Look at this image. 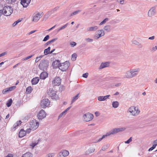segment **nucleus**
<instances>
[{"label": "nucleus", "instance_id": "f257e3e1", "mask_svg": "<svg viewBox=\"0 0 157 157\" xmlns=\"http://www.w3.org/2000/svg\"><path fill=\"white\" fill-rule=\"evenodd\" d=\"M126 129V128L124 127L114 128L109 132L107 133L105 135H103L101 137L102 139H103L105 138V137L109 136L111 135L120 132L124 131Z\"/></svg>", "mask_w": 157, "mask_h": 157}, {"label": "nucleus", "instance_id": "f03ea898", "mask_svg": "<svg viewBox=\"0 0 157 157\" xmlns=\"http://www.w3.org/2000/svg\"><path fill=\"white\" fill-rule=\"evenodd\" d=\"M49 65L48 61L46 59H44L40 61L38 67L40 69L44 71L47 69Z\"/></svg>", "mask_w": 157, "mask_h": 157}, {"label": "nucleus", "instance_id": "7ed1b4c3", "mask_svg": "<svg viewBox=\"0 0 157 157\" xmlns=\"http://www.w3.org/2000/svg\"><path fill=\"white\" fill-rule=\"evenodd\" d=\"M128 111L132 113V115L136 116L139 114L140 111L137 108L134 106H132L129 108Z\"/></svg>", "mask_w": 157, "mask_h": 157}, {"label": "nucleus", "instance_id": "20e7f679", "mask_svg": "<svg viewBox=\"0 0 157 157\" xmlns=\"http://www.w3.org/2000/svg\"><path fill=\"white\" fill-rule=\"evenodd\" d=\"M4 15L7 16L10 15L13 13V10L10 6H6L3 8Z\"/></svg>", "mask_w": 157, "mask_h": 157}, {"label": "nucleus", "instance_id": "39448f33", "mask_svg": "<svg viewBox=\"0 0 157 157\" xmlns=\"http://www.w3.org/2000/svg\"><path fill=\"white\" fill-rule=\"evenodd\" d=\"M70 65L69 61H67L63 63H60L59 69L63 71H66Z\"/></svg>", "mask_w": 157, "mask_h": 157}, {"label": "nucleus", "instance_id": "423d86ee", "mask_svg": "<svg viewBox=\"0 0 157 157\" xmlns=\"http://www.w3.org/2000/svg\"><path fill=\"white\" fill-rule=\"evenodd\" d=\"M83 117L86 122H88L91 121L93 119L94 116L91 113H87L83 116Z\"/></svg>", "mask_w": 157, "mask_h": 157}, {"label": "nucleus", "instance_id": "0eeeda50", "mask_svg": "<svg viewBox=\"0 0 157 157\" xmlns=\"http://www.w3.org/2000/svg\"><path fill=\"white\" fill-rule=\"evenodd\" d=\"M49 100L48 99H43L41 101L40 106L42 108H45L49 105Z\"/></svg>", "mask_w": 157, "mask_h": 157}, {"label": "nucleus", "instance_id": "6e6552de", "mask_svg": "<svg viewBox=\"0 0 157 157\" xmlns=\"http://www.w3.org/2000/svg\"><path fill=\"white\" fill-rule=\"evenodd\" d=\"M98 34H96L94 36V38L95 39H98L99 38L103 36L105 34V32L103 30H99L97 31Z\"/></svg>", "mask_w": 157, "mask_h": 157}, {"label": "nucleus", "instance_id": "1a4fd4ad", "mask_svg": "<svg viewBox=\"0 0 157 157\" xmlns=\"http://www.w3.org/2000/svg\"><path fill=\"white\" fill-rule=\"evenodd\" d=\"M61 82V79L59 77H56L52 81V83L53 86L59 85Z\"/></svg>", "mask_w": 157, "mask_h": 157}, {"label": "nucleus", "instance_id": "9d476101", "mask_svg": "<svg viewBox=\"0 0 157 157\" xmlns=\"http://www.w3.org/2000/svg\"><path fill=\"white\" fill-rule=\"evenodd\" d=\"M68 151L65 150H62L58 155V157H65L69 155Z\"/></svg>", "mask_w": 157, "mask_h": 157}, {"label": "nucleus", "instance_id": "9b49d317", "mask_svg": "<svg viewBox=\"0 0 157 157\" xmlns=\"http://www.w3.org/2000/svg\"><path fill=\"white\" fill-rule=\"evenodd\" d=\"M139 71L140 69L138 68L130 70L132 78L133 77L136 76L138 75Z\"/></svg>", "mask_w": 157, "mask_h": 157}, {"label": "nucleus", "instance_id": "f8f14e48", "mask_svg": "<svg viewBox=\"0 0 157 157\" xmlns=\"http://www.w3.org/2000/svg\"><path fill=\"white\" fill-rule=\"evenodd\" d=\"M46 115L44 111L42 109L39 112L37 117L39 119L42 120L46 117Z\"/></svg>", "mask_w": 157, "mask_h": 157}, {"label": "nucleus", "instance_id": "ddd939ff", "mask_svg": "<svg viewBox=\"0 0 157 157\" xmlns=\"http://www.w3.org/2000/svg\"><path fill=\"white\" fill-rule=\"evenodd\" d=\"M156 10L154 7L151 8L148 11V15L149 17H151L155 14Z\"/></svg>", "mask_w": 157, "mask_h": 157}, {"label": "nucleus", "instance_id": "4468645a", "mask_svg": "<svg viewBox=\"0 0 157 157\" xmlns=\"http://www.w3.org/2000/svg\"><path fill=\"white\" fill-rule=\"evenodd\" d=\"M35 121L36 122L35 123L33 121L30 122V125L32 129L33 130H35L39 126V123L35 120Z\"/></svg>", "mask_w": 157, "mask_h": 157}, {"label": "nucleus", "instance_id": "2eb2a0df", "mask_svg": "<svg viewBox=\"0 0 157 157\" xmlns=\"http://www.w3.org/2000/svg\"><path fill=\"white\" fill-rule=\"evenodd\" d=\"M31 0H21V3L24 7H26L30 2Z\"/></svg>", "mask_w": 157, "mask_h": 157}, {"label": "nucleus", "instance_id": "dca6fc26", "mask_svg": "<svg viewBox=\"0 0 157 157\" xmlns=\"http://www.w3.org/2000/svg\"><path fill=\"white\" fill-rule=\"evenodd\" d=\"M60 63L59 60H56L53 62L52 65L53 66L54 68H59Z\"/></svg>", "mask_w": 157, "mask_h": 157}, {"label": "nucleus", "instance_id": "f3484780", "mask_svg": "<svg viewBox=\"0 0 157 157\" xmlns=\"http://www.w3.org/2000/svg\"><path fill=\"white\" fill-rule=\"evenodd\" d=\"M48 73L46 72H42L40 74V78L42 79H44L48 76Z\"/></svg>", "mask_w": 157, "mask_h": 157}, {"label": "nucleus", "instance_id": "a211bd4d", "mask_svg": "<svg viewBox=\"0 0 157 157\" xmlns=\"http://www.w3.org/2000/svg\"><path fill=\"white\" fill-rule=\"evenodd\" d=\"M41 17V15L40 13H38L36 14L33 17V21L35 22L37 21Z\"/></svg>", "mask_w": 157, "mask_h": 157}, {"label": "nucleus", "instance_id": "6ab92c4d", "mask_svg": "<svg viewBox=\"0 0 157 157\" xmlns=\"http://www.w3.org/2000/svg\"><path fill=\"white\" fill-rule=\"evenodd\" d=\"M40 79L38 77L33 78L31 80L32 84L33 85L36 84L39 81Z\"/></svg>", "mask_w": 157, "mask_h": 157}, {"label": "nucleus", "instance_id": "aec40b11", "mask_svg": "<svg viewBox=\"0 0 157 157\" xmlns=\"http://www.w3.org/2000/svg\"><path fill=\"white\" fill-rule=\"evenodd\" d=\"M25 135V131L23 129H21L19 133V137L20 138H22Z\"/></svg>", "mask_w": 157, "mask_h": 157}, {"label": "nucleus", "instance_id": "412c9836", "mask_svg": "<svg viewBox=\"0 0 157 157\" xmlns=\"http://www.w3.org/2000/svg\"><path fill=\"white\" fill-rule=\"evenodd\" d=\"M22 122L20 120L18 121L16 123L14 124L13 125V127L11 129L12 130L14 131L17 127L19 126L20 124H21Z\"/></svg>", "mask_w": 157, "mask_h": 157}, {"label": "nucleus", "instance_id": "4be33fe9", "mask_svg": "<svg viewBox=\"0 0 157 157\" xmlns=\"http://www.w3.org/2000/svg\"><path fill=\"white\" fill-rule=\"evenodd\" d=\"M109 63L108 62H105V63H102L100 67H99V69H102L105 67H107L109 66Z\"/></svg>", "mask_w": 157, "mask_h": 157}, {"label": "nucleus", "instance_id": "5701e85b", "mask_svg": "<svg viewBox=\"0 0 157 157\" xmlns=\"http://www.w3.org/2000/svg\"><path fill=\"white\" fill-rule=\"evenodd\" d=\"M53 92L52 95L51 96V98L52 99H55L56 100L58 99L59 97L58 95L56 94L57 91H53Z\"/></svg>", "mask_w": 157, "mask_h": 157}, {"label": "nucleus", "instance_id": "b1692460", "mask_svg": "<svg viewBox=\"0 0 157 157\" xmlns=\"http://www.w3.org/2000/svg\"><path fill=\"white\" fill-rule=\"evenodd\" d=\"M95 150V149L94 148H90L86 151L85 154L86 155H87L92 153Z\"/></svg>", "mask_w": 157, "mask_h": 157}, {"label": "nucleus", "instance_id": "393cba45", "mask_svg": "<svg viewBox=\"0 0 157 157\" xmlns=\"http://www.w3.org/2000/svg\"><path fill=\"white\" fill-rule=\"evenodd\" d=\"M33 155L31 152H28L23 155L22 157H33Z\"/></svg>", "mask_w": 157, "mask_h": 157}, {"label": "nucleus", "instance_id": "a878e982", "mask_svg": "<svg viewBox=\"0 0 157 157\" xmlns=\"http://www.w3.org/2000/svg\"><path fill=\"white\" fill-rule=\"evenodd\" d=\"M98 29V28L97 26L91 27L88 28L87 29V30L89 31H95Z\"/></svg>", "mask_w": 157, "mask_h": 157}, {"label": "nucleus", "instance_id": "bb28decb", "mask_svg": "<svg viewBox=\"0 0 157 157\" xmlns=\"http://www.w3.org/2000/svg\"><path fill=\"white\" fill-rule=\"evenodd\" d=\"M125 78H132L130 70L126 72L125 74Z\"/></svg>", "mask_w": 157, "mask_h": 157}, {"label": "nucleus", "instance_id": "cd10ccee", "mask_svg": "<svg viewBox=\"0 0 157 157\" xmlns=\"http://www.w3.org/2000/svg\"><path fill=\"white\" fill-rule=\"evenodd\" d=\"M33 89L31 86H29L26 89V94H30L32 91Z\"/></svg>", "mask_w": 157, "mask_h": 157}, {"label": "nucleus", "instance_id": "c85d7f7f", "mask_svg": "<svg viewBox=\"0 0 157 157\" xmlns=\"http://www.w3.org/2000/svg\"><path fill=\"white\" fill-rule=\"evenodd\" d=\"M104 29L107 32H110L111 31V26L109 25H107L104 27Z\"/></svg>", "mask_w": 157, "mask_h": 157}, {"label": "nucleus", "instance_id": "c756f323", "mask_svg": "<svg viewBox=\"0 0 157 157\" xmlns=\"http://www.w3.org/2000/svg\"><path fill=\"white\" fill-rule=\"evenodd\" d=\"M119 103L118 101H113L112 102L113 107L114 108H117L119 106Z\"/></svg>", "mask_w": 157, "mask_h": 157}, {"label": "nucleus", "instance_id": "7c9ffc66", "mask_svg": "<svg viewBox=\"0 0 157 157\" xmlns=\"http://www.w3.org/2000/svg\"><path fill=\"white\" fill-rule=\"evenodd\" d=\"M57 39L58 38H54L52 40H50V41H48L44 45L45 46H48V45H49L50 44H51L52 42H53L54 41H56V40H57Z\"/></svg>", "mask_w": 157, "mask_h": 157}, {"label": "nucleus", "instance_id": "2f4dec72", "mask_svg": "<svg viewBox=\"0 0 157 157\" xmlns=\"http://www.w3.org/2000/svg\"><path fill=\"white\" fill-rule=\"evenodd\" d=\"M51 49V48L50 47H49L47 49H45L44 50V55H47L49 54H50V50Z\"/></svg>", "mask_w": 157, "mask_h": 157}, {"label": "nucleus", "instance_id": "473e14b6", "mask_svg": "<svg viewBox=\"0 0 157 157\" xmlns=\"http://www.w3.org/2000/svg\"><path fill=\"white\" fill-rule=\"evenodd\" d=\"M56 91L53 90L52 88H50L49 90L48 91L47 93L51 97L53 93V91Z\"/></svg>", "mask_w": 157, "mask_h": 157}, {"label": "nucleus", "instance_id": "72a5a7b5", "mask_svg": "<svg viewBox=\"0 0 157 157\" xmlns=\"http://www.w3.org/2000/svg\"><path fill=\"white\" fill-rule=\"evenodd\" d=\"M79 94V93L78 94L75 96L73 97L71 101V104H72L78 98V96Z\"/></svg>", "mask_w": 157, "mask_h": 157}, {"label": "nucleus", "instance_id": "f704fd0d", "mask_svg": "<svg viewBox=\"0 0 157 157\" xmlns=\"http://www.w3.org/2000/svg\"><path fill=\"white\" fill-rule=\"evenodd\" d=\"M13 102V101L12 99H10L8 100L6 104V106L8 107H9L11 106Z\"/></svg>", "mask_w": 157, "mask_h": 157}, {"label": "nucleus", "instance_id": "c9c22d12", "mask_svg": "<svg viewBox=\"0 0 157 157\" xmlns=\"http://www.w3.org/2000/svg\"><path fill=\"white\" fill-rule=\"evenodd\" d=\"M85 131L83 130L80 131L75 132L74 134L75 136H78L80 135L81 134L85 133Z\"/></svg>", "mask_w": 157, "mask_h": 157}, {"label": "nucleus", "instance_id": "e433bc0d", "mask_svg": "<svg viewBox=\"0 0 157 157\" xmlns=\"http://www.w3.org/2000/svg\"><path fill=\"white\" fill-rule=\"evenodd\" d=\"M59 7H55V8H54L52 10H51V11L50 12H49L48 13L49 14V15L51 14L52 13H53L55 11H56L57 10Z\"/></svg>", "mask_w": 157, "mask_h": 157}, {"label": "nucleus", "instance_id": "4c0bfd02", "mask_svg": "<svg viewBox=\"0 0 157 157\" xmlns=\"http://www.w3.org/2000/svg\"><path fill=\"white\" fill-rule=\"evenodd\" d=\"M109 20V18H106L102 21L99 24L100 25H102L105 23V22Z\"/></svg>", "mask_w": 157, "mask_h": 157}, {"label": "nucleus", "instance_id": "58836bf2", "mask_svg": "<svg viewBox=\"0 0 157 157\" xmlns=\"http://www.w3.org/2000/svg\"><path fill=\"white\" fill-rule=\"evenodd\" d=\"M77 56V54L76 53H74L72 55V59L73 61H75L76 59Z\"/></svg>", "mask_w": 157, "mask_h": 157}, {"label": "nucleus", "instance_id": "ea45409f", "mask_svg": "<svg viewBox=\"0 0 157 157\" xmlns=\"http://www.w3.org/2000/svg\"><path fill=\"white\" fill-rule=\"evenodd\" d=\"M156 147V144H154L153 143V146L152 147L149 148L148 150L149 151H151L153 150Z\"/></svg>", "mask_w": 157, "mask_h": 157}, {"label": "nucleus", "instance_id": "a19ab883", "mask_svg": "<svg viewBox=\"0 0 157 157\" xmlns=\"http://www.w3.org/2000/svg\"><path fill=\"white\" fill-rule=\"evenodd\" d=\"M109 147L108 145H104L102 147L101 150L103 151H105L106 149H107Z\"/></svg>", "mask_w": 157, "mask_h": 157}, {"label": "nucleus", "instance_id": "79ce46f5", "mask_svg": "<svg viewBox=\"0 0 157 157\" xmlns=\"http://www.w3.org/2000/svg\"><path fill=\"white\" fill-rule=\"evenodd\" d=\"M98 99L99 101H102L105 100L104 97L103 96H99L98 97Z\"/></svg>", "mask_w": 157, "mask_h": 157}, {"label": "nucleus", "instance_id": "37998d69", "mask_svg": "<svg viewBox=\"0 0 157 157\" xmlns=\"http://www.w3.org/2000/svg\"><path fill=\"white\" fill-rule=\"evenodd\" d=\"M10 91L9 90L8 88H6L4 89L2 91V93L3 94H5L7 92H9Z\"/></svg>", "mask_w": 157, "mask_h": 157}, {"label": "nucleus", "instance_id": "c03bdc74", "mask_svg": "<svg viewBox=\"0 0 157 157\" xmlns=\"http://www.w3.org/2000/svg\"><path fill=\"white\" fill-rule=\"evenodd\" d=\"M44 56H40L39 57H36V59H35V62L36 63H37V62L38 61H39L40 59H41Z\"/></svg>", "mask_w": 157, "mask_h": 157}, {"label": "nucleus", "instance_id": "a18cd8bd", "mask_svg": "<svg viewBox=\"0 0 157 157\" xmlns=\"http://www.w3.org/2000/svg\"><path fill=\"white\" fill-rule=\"evenodd\" d=\"M34 55H31L30 56H28L25 58H23L22 59V60L23 61H24V60H28V59H29L30 58H31Z\"/></svg>", "mask_w": 157, "mask_h": 157}, {"label": "nucleus", "instance_id": "49530a36", "mask_svg": "<svg viewBox=\"0 0 157 157\" xmlns=\"http://www.w3.org/2000/svg\"><path fill=\"white\" fill-rule=\"evenodd\" d=\"M80 12V10H79L75 11L74 12H73L71 14V16H72L74 15L77 14H78L79 12Z\"/></svg>", "mask_w": 157, "mask_h": 157}, {"label": "nucleus", "instance_id": "de8ad7c7", "mask_svg": "<svg viewBox=\"0 0 157 157\" xmlns=\"http://www.w3.org/2000/svg\"><path fill=\"white\" fill-rule=\"evenodd\" d=\"M49 38V35H46L44 38L43 41H46L48 40Z\"/></svg>", "mask_w": 157, "mask_h": 157}, {"label": "nucleus", "instance_id": "09e8293b", "mask_svg": "<svg viewBox=\"0 0 157 157\" xmlns=\"http://www.w3.org/2000/svg\"><path fill=\"white\" fill-rule=\"evenodd\" d=\"M66 113L65 112H64V111L62 112L59 115L58 117V119L60 118L63 116V115H66Z\"/></svg>", "mask_w": 157, "mask_h": 157}, {"label": "nucleus", "instance_id": "8fccbe9b", "mask_svg": "<svg viewBox=\"0 0 157 157\" xmlns=\"http://www.w3.org/2000/svg\"><path fill=\"white\" fill-rule=\"evenodd\" d=\"M21 21V20H18L15 22L13 24V26H15L18 23Z\"/></svg>", "mask_w": 157, "mask_h": 157}, {"label": "nucleus", "instance_id": "3c124183", "mask_svg": "<svg viewBox=\"0 0 157 157\" xmlns=\"http://www.w3.org/2000/svg\"><path fill=\"white\" fill-rule=\"evenodd\" d=\"M49 13H46L44 15V16L43 18V20H46V19H47L48 18V17L49 16Z\"/></svg>", "mask_w": 157, "mask_h": 157}, {"label": "nucleus", "instance_id": "603ef678", "mask_svg": "<svg viewBox=\"0 0 157 157\" xmlns=\"http://www.w3.org/2000/svg\"><path fill=\"white\" fill-rule=\"evenodd\" d=\"M16 88V86H11L9 88H8V89L10 91H12L14 89Z\"/></svg>", "mask_w": 157, "mask_h": 157}, {"label": "nucleus", "instance_id": "864d4df0", "mask_svg": "<svg viewBox=\"0 0 157 157\" xmlns=\"http://www.w3.org/2000/svg\"><path fill=\"white\" fill-rule=\"evenodd\" d=\"M54 153H50L47 155L46 157H54Z\"/></svg>", "mask_w": 157, "mask_h": 157}, {"label": "nucleus", "instance_id": "5fc2aeb1", "mask_svg": "<svg viewBox=\"0 0 157 157\" xmlns=\"http://www.w3.org/2000/svg\"><path fill=\"white\" fill-rule=\"evenodd\" d=\"M132 141V137H131L127 141L125 142V143L127 144H129Z\"/></svg>", "mask_w": 157, "mask_h": 157}, {"label": "nucleus", "instance_id": "6e6d98bb", "mask_svg": "<svg viewBox=\"0 0 157 157\" xmlns=\"http://www.w3.org/2000/svg\"><path fill=\"white\" fill-rule=\"evenodd\" d=\"M38 143V142H37L36 143H33L31 145H30V146L32 147V148H33Z\"/></svg>", "mask_w": 157, "mask_h": 157}, {"label": "nucleus", "instance_id": "4d7b16f0", "mask_svg": "<svg viewBox=\"0 0 157 157\" xmlns=\"http://www.w3.org/2000/svg\"><path fill=\"white\" fill-rule=\"evenodd\" d=\"M132 42L133 44H135L136 45H138V44L139 43V42L137 41L136 40H133L132 41Z\"/></svg>", "mask_w": 157, "mask_h": 157}, {"label": "nucleus", "instance_id": "13d9d810", "mask_svg": "<svg viewBox=\"0 0 157 157\" xmlns=\"http://www.w3.org/2000/svg\"><path fill=\"white\" fill-rule=\"evenodd\" d=\"M88 73H84L82 75V77L85 78H87L88 75Z\"/></svg>", "mask_w": 157, "mask_h": 157}, {"label": "nucleus", "instance_id": "bf43d9fd", "mask_svg": "<svg viewBox=\"0 0 157 157\" xmlns=\"http://www.w3.org/2000/svg\"><path fill=\"white\" fill-rule=\"evenodd\" d=\"M70 44L71 45L72 47H74L76 45V43L75 42L72 41L71 43Z\"/></svg>", "mask_w": 157, "mask_h": 157}, {"label": "nucleus", "instance_id": "052dcab7", "mask_svg": "<svg viewBox=\"0 0 157 157\" xmlns=\"http://www.w3.org/2000/svg\"><path fill=\"white\" fill-rule=\"evenodd\" d=\"M85 40L90 42H92L93 41V40L92 39L89 38L86 39Z\"/></svg>", "mask_w": 157, "mask_h": 157}, {"label": "nucleus", "instance_id": "680f3d73", "mask_svg": "<svg viewBox=\"0 0 157 157\" xmlns=\"http://www.w3.org/2000/svg\"><path fill=\"white\" fill-rule=\"evenodd\" d=\"M157 49V46H155V47H153L151 49V51H155Z\"/></svg>", "mask_w": 157, "mask_h": 157}, {"label": "nucleus", "instance_id": "e2e57ef3", "mask_svg": "<svg viewBox=\"0 0 157 157\" xmlns=\"http://www.w3.org/2000/svg\"><path fill=\"white\" fill-rule=\"evenodd\" d=\"M7 54V52H3L0 54V57L1 56H2L5 55H6Z\"/></svg>", "mask_w": 157, "mask_h": 157}, {"label": "nucleus", "instance_id": "0e129e2a", "mask_svg": "<svg viewBox=\"0 0 157 157\" xmlns=\"http://www.w3.org/2000/svg\"><path fill=\"white\" fill-rule=\"evenodd\" d=\"M110 96V95H107L104 97V98L105 99V100H106L107 99H109V97Z\"/></svg>", "mask_w": 157, "mask_h": 157}, {"label": "nucleus", "instance_id": "69168bd1", "mask_svg": "<svg viewBox=\"0 0 157 157\" xmlns=\"http://www.w3.org/2000/svg\"><path fill=\"white\" fill-rule=\"evenodd\" d=\"M31 129L30 128H29V129H27L26 130L25 132H26V133H29L30 132H31Z\"/></svg>", "mask_w": 157, "mask_h": 157}, {"label": "nucleus", "instance_id": "338daca9", "mask_svg": "<svg viewBox=\"0 0 157 157\" xmlns=\"http://www.w3.org/2000/svg\"><path fill=\"white\" fill-rule=\"evenodd\" d=\"M68 25V23H67L65 25H64L63 26H62V28H63L62 29H64L67 27V25Z\"/></svg>", "mask_w": 157, "mask_h": 157}, {"label": "nucleus", "instance_id": "774afa93", "mask_svg": "<svg viewBox=\"0 0 157 157\" xmlns=\"http://www.w3.org/2000/svg\"><path fill=\"white\" fill-rule=\"evenodd\" d=\"M71 107V106H70L67 108L66 109H65L64 111L66 113H67V112L69 110Z\"/></svg>", "mask_w": 157, "mask_h": 157}]
</instances>
